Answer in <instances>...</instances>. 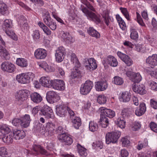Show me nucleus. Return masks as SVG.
Instances as JSON below:
<instances>
[{
    "label": "nucleus",
    "mask_w": 157,
    "mask_h": 157,
    "mask_svg": "<svg viewBox=\"0 0 157 157\" xmlns=\"http://www.w3.org/2000/svg\"><path fill=\"white\" fill-rule=\"evenodd\" d=\"M31 121L30 116L29 114H25L20 118H15L13 120L12 123L17 126H21L22 128H26L30 124Z\"/></svg>",
    "instance_id": "1"
},
{
    "label": "nucleus",
    "mask_w": 157,
    "mask_h": 157,
    "mask_svg": "<svg viewBox=\"0 0 157 157\" xmlns=\"http://www.w3.org/2000/svg\"><path fill=\"white\" fill-rule=\"evenodd\" d=\"M80 9L84 13L90 20H92L96 24L101 22V20L99 16H97L94 13L89 11L86 7H85L82 5Z\"/></svg>",
    "instance_id": "2"
},
{
    "label": "nucleus",
    "mask_w": 157,
    "mask_h": 157,
    "mask_svg": "<svg viewBox=\"0 0 157 157\" xmlns=\"http://www.w3.org/2000/svg\"><path fill=\"white\" fill-rule=\"evenodd\" d=\"M121 135V132L118 131L107 133L105 136L106 143L107 144H109L111 143H117Z\"/></svg>",
    "instance_id": "3"
},
{
    "label": "nucleus",
    "mask_w": 157,
    "mask_h": 157,
    "mask_svg": "<svg viewBox=\"0 0 157 157\" xmlns=\"http://www.w3.org/2000/svg\"><path fill=\"white\" fill-rule=\"evenodd\" d=\"M43 21L45 25L49 27L52 30H55L56 28V25L54 21L52 19L48 12H46L44 15Z\"/></svg>",
    "instance_id": "4"
},
{
    "label": "nucleus",
    "mask_w": 157,
    "mask_h": 157,
    "mask_svg": "<svg viewBox=\"0 0 157 157\" xmlns=\"http://www.w3.org/2000/svg\"><path fill=\"white\" fill-rule=\"evenodd\" d=\"M39 113L44 116L47 119L52 118L54 116L53 111L51 107L47 105H44L40 109Z\"/></svg>",
    "instance_id": "5"
},
{
    "label": "nucleus",
    "mask_w": 157,
    "mask_h": 157,
    "mask_svg": "<svg viewBox=\"0 0 157 157\" xmlns=\"http://www.w3.org/2000/svg\"><path fill=\"white\" fill-rule=\"evenodd\" d=\"M32 153L34 155H48L49 153L40 145L34 144L31 150Z\"/></svg>",
    "instance_id": "6"
},
{
    "label": "nucleus",
    "mask_w": 157,
    "mask_h": 157,
    "mask_svg": "<svg viewBox=\"0 0 157 157\" xmlns=\"http://www.w3.org/2000/svg\"><path fill=\"white\" fill-rule=\"evenodd\" d=\"M92 81L87 80L85 83L82 84L80 88V92L82 95H86L90 91L93 86Z\"/></svg>",
    "instance_id": "7"
},
{
    "label": "nucleus",
    "mask_w": 157,
    "mask_h": 157,
    "mask_svg": "<svg viewBox=\"0 0 157 157\" xmlns=\"http://www.w3.org/2000/svg\"><path fill=\"white\" fill-rule=\"evenodd\" d=\"M46 98L48 101L50 103L56 102L60 99V97L59 95L56 92L53 91L47 92Z\"/></svg>",
    "instance_id": "8"
},
{
    "label": "nucleus",
    "mask_w": 157,
    "mask_h": 157,
    "mask_svg": "<svg viewBox=\"0 0 157 157\" xmlns=\"http://www.w3.org/2000/svg\"><path fill=\"white\" fill-rule=\"evenodd\" d=\"M29 91L27 90H20L16 95V100L18 102V103L21 104L23 101L26 100L27 98Z\"/></svg>",
    "instance_id": "9"
},
{
    "label": "nucleus",
    "mask_w": 157,
    "mask_h": 157,
    "mask_svg": "<svg viewBox=\"0 0 157 157\" xmlns=\"http://www.w3.org/2000/svg\"><path fill=\"white\" fill-rule=\"evenodd\" d=\"M29 91L27 90H20L16 95V100L18 102V103L21 104L23 101L26 100L27 98Z\"/></svg>",
    "instance_id": "10"
},
{
    "label": "nucleus",
    "mask_w": 157,
    "mask_h": 157,
    "mask_svg": "<svg viewBox=\"0 0 157 157\" xmlns=\"http://www.w3.org/2000/svg\"><path fill=\"white\" fill-rule=\"evenodd\" d=\"M29 91L27 90H20L16 95V100L18 102V103L21 104L23 101L26 100L27 98Z\"/></svg>",
    "instance_id": "11"
},
{
    "label": "nucleus",
    "mask_w": 157,
    "mask_h": 157,
    "mask_svg": "<svg viewBox=\"0 0 157 157\" xmlns=\"http://www.w3.org/2000/svg\"><path fill=\"white\" fill-rule=\"evenodd\" d=\"M1 68L3 70L10 73L14 72L15 70V65L9 62H4L1 65Z\"/></svg>",
    "instance_id": "12"
},
{
    "label": "nucleus",
    "mask_w": 157,
    "mask_h": 157,
    "mask_svg": "<svg viewBox=\"0 0 157 157\" xmlns=\"http://www.w3.org/2000/svg\"><path fill=\"white\" fill-rule=\"evenodd\" d=\"M52 87L56 90H62L65 88L64 82L61 80L55 79L52 81Z\"/></svg>",
    "instance_id": "13"
},
{
    "label": "nucleus",
    "mask_w": 157,
    "mask_h": 157,
    "mask_svg": "<svg viewBox=\"0 0 157 157\" xmlns=\"http://www.w3.org/2000/svg\"><path fill=\"white\" fill-rule=\"evenodd\" d=\"M58 138L59 140L61 141L62 142L64 143L65 145H70L73 142L72 138L67 135L66 133H63L59 135Z\"/></svg>",
    "instance_id": "14"
},
{
    "label": "nucleus",
    "mask_w": 157,
    "mask_h": 157,
    "mask_svg": "<svg viewBox=\"0 0 157 157\" xmlns=\"http://www.w3.org/2000/svg\"><path fill=\"white\" fill-rule=\"evenodd\" d=\"M100 109L101 116L107 117L110 118H112L115 116V112L112 110L103 107H100Z\"/></svg>",
    "instance_id": "15"
},
{
    "label": "nucleus",
    "mask_w": 157,
    "mask_h": 157,
    "mask_svg": "<svg viewBox=\"0 0 157 157\" xmlns=\"http://www.w3.org/2000/svg\"><path fill=\"white\" fill-rule=\"evenodd\" d=\"M56 107V112L57 114L60 117L64 116L67 113L68 107L63 104L58 105Z\"/></svg>",
    "instance_id": "16"
},
{
    "label": "nucleus",
    "mask_w": 157,
    "mask_h": 157,
    "mask_svg": "<svg viewBox=\"0 0 157 157\" xmlns=\"http://www.w3.org/2000/svg\"><path fill=\"white\" fill-rule=\"evenodd\" d=\"M118 56L128 66H130L133 64L132 60L127 55L123 53L120 52H117Z\"/></svg>",
    "instance_id": "17"
},
{
    "label": "nucleus",
    "mask_w": 157,
    "mask_h": 157,
    "mask_svg": "<svg viewBox=\"0 0 157 157\" xmlns=\"http://www.w3.org/2000/svg\"><path fill=\"white\" fill-rule=\"evenodd\" d=\"M146 63L152 68L157 66V54H153L149 56L146 59Z\"/></svg>",
    "instance_id": "18"
},
{
    "label": "nucleus",
    "mask_w": 157,
    "mask_h": 157,
    "mask_svg": "<svg viewBox=\"0 0 157 157\" xmlns=\"http://www.w3.org/2000/svg\"><path fill=\"white\" fill-rule=\"evenodd\" d=\"M87 64L85 65L86 69L90 71L95 69L97 67V65L95 60L93 58L89 59L86 62Z\"/></svg>",
    "instance_id": "19"
},
{
    "label": "nucleus",
    "mask_w": 157,
    "mask_h": 157,
    "mask_svg": "<svg viewBox=\"0 0 157 157\" xmlns=\"http://www.w3.org/2000/svg\"><path fill=\"white\" fill-rule=\"evenodd\" d=\"M46 51L43 48H38L34 52V56L37 59H44L47 55Z\"/></svg>",
    "instance_id": "20"
},
{
    "label": "nucleus",
    "mask_w": 157,
    "mask_h": 157,
    "mask_svg": "<svg viewBox=\"0 0 157 157\" xmlns=\"http://www.w3.org/2000/svg\"><path fill=\"white\" fill-rule=\"evenodd\" d=\"M132 87L134 92L143 95L146 93V91L145 90V86L143 84L137 85L136 86V84L133 83L132 85Z\"/></svg>",
    "instance_id": "21"
},
{
    "label": "nucleus",
    "mask_w": 157,
    "mask_h": 157,
    "mask_svg": "<svg viewBox=\"0 0 157 157\" xmlns=\"http://www.w3.org/2000/svg\"><path fill=\"white\" fill-rule=\"evenodd\" d=\"M16 17L17 21H18L21 29L23 30L25 28L27 29L28 24L25 22L26 20L25 17L23 15H17Z\"/></svg>",
    "instance_id": "22"
},
{
    "label": "nucleus",
    "mask_w": 157,
    "mask_h": 157,
    "mask_svg": "<svg viewBox=\"0 0 157 157\" xmlns=\"http://www.w3.org/2000/svg\"><path fill=\"white\" fill-rule=\"evenodd\" d=\"M52 81L50 80L49 77H42L40 79V82L41 85L45 87L50 88L52 87Z\"/></svg>",
    "instance_id": "23"
},
{
    "label": "nucleus",
    "mask_w": 157,
    "mask_h": 157,
    "mask_svg": "<svg viewBox=\"0 0 157 157\" xmlns=\"http://www.w3.org/2000/svg\"><path fill=\"white\" fill-rule=\"evenodd\" d=\"M13 134L14 139L17 140H19L24 138L25 136V132L21 130L14 129Z\"/></svg>",
    "instance_id": "24"
},
{
    "label": "nucleus",
    "mask_w": 157,
    "mask_h": 157,
    "mask_svg": "<svg viewBox=\"0 0 157 157\" xmlns=\"http://www.w3.org/2000/svg\"><path fill=\"white\" fill-rule=\"evenodd\" d=\"M31 100L34 103H39L43 100L42 97L39 93L34 92L31 94L30 95Z\"/></svg>",
    "instance_id": "25"
},
{
    "label": "nucleus",
    "mask_w": 157,
    "mask_h": 157,
    "mask_svg": "<svg viewBox=\"0 0 157 157\" xmlns=\"http://www.w3.org/2000/svg\"><path fill=\"white\" fill-rule=\"evenodd\" d=\"M146 109L145 104L144 103H141L139 108H137L135 113L138 116H140L144 114Z\"/></svg>",
    "instance_id": "26"
},
{
    "label": "nucleus",
    "mask_w": 157,
    "mask_h": 157,
    "mask_svg": "<svg viewBox=\"0 0 157 157\" xmlns=\"http://www.w3.org/2000/svg\"><path fill=\"white\" fill-rule=\"evenodd\" d=\"M95 87L97 90L103 91L107 89L108 87V85L106 82L99 81L97 82Z\"/></svg>",
    "instance_id": "27"
},
{
    "label": "nucleus",
    "mask_w": 157,
    "mask_h": 157,
    "mask_svg": "<svg viewBox=\"0 0 157 157\" xmlns=\"http://www.w3.org/2000/svg\"><path fill=\"white\" fill-rule=\"evenodd\" d=\"M2 29L6 33V31H10L13 27L12 21L10 19H6L3 22Z\"/></svg>",
    "instance_id": "28"
},
{
    "label": "nucleus",
    "mask_w": 157,
    "mask_h": 157,
    "mask_svg": "<svg viewBox=\"0 0 157 157\" xmlns=\"http://www.w3.org/2000/svg\"><path fill=\"white\" fill-rule=\"evenodd\" d=\"M106 62L111 66L113 67H116L118 64V62L117 59L112 56H107Z\"/></svg>",
    "instance_id": "29"
},
{
    "label": "nucleus",
    "mask_w": 157,
    "mask_h": 157,
    "mask_svg": "<svg viewBox=\"0 0 157 157\" xmlns=\"http://www.w3.org/2000/svg\"><path fill=\"white\" fill-rule=\"evenodd\" d=\"M24 81L25 84H27L30 82L31 81H32L34 78V74L31 72L27 73H23Z\"/></svg>",
    "instance_id": "30"
},
{
    "label": "nucleus",
    "mask_w": 157,
    "mask_h": 157,
    "mask_svg": "<svg viewBox=\"0 0 157 157\" xmlns=\"http://www.w3.org/2000/svg\"><path fill=\"white\" fill-rule=\"evenodd\" d=\"M87 32L90 36L96 39L99 38L100 35V33L92 27H90L87 30Z\"/></svg>",
    "instance_id": "31"
},
{
    "label": "nucleus",
    "mask_w": 157,
    "mask_h": 157,
    "mask_svg": "<svg viewBox=\"0 0 157 157\" xmlns=\"http://www.w3.org/2000/svg\"><path fill=\"white\" fill-rule=\"evenodd\" d=\"M62 33L61 37L66 42L69 43H73L74 41V40L69 33L64 32Z\"/></svg>",
    "instance_id": "32"
},
{
    "label": "nucleus",
    "mask_w": 157,
    "mask_h": 157,
    "mask_svg": "<svg viewBox=\"0 0 157 157\" xmlns=\"http://www.w3.org/2000/svg\"><path fill=\"white\" fill-rule=\"evenodd\" d=\"M0 56L6 59H9L10 57L9 52L1 45H0Z\"/></svg>",
    "instance_id": "33"
},
{
    "label": "nucleus",
    "mask_w": 157,
    "mask_h": 157,
    "mask_svg": "<svg viewBox=\"0 0 157 157\" xmlns=\"http://www.w3.org/2000/svg\"><path fill=\"white\" fill-rule=\"evenodd\" d=\"M46 128L48 134L50 136H52L55 132V125L51 122H48L47 123Z\"/></svg>",
    "instance_id": "34"
},
{
    "label": "nucleus",
    "mask_w": 157,
    "mask_h": 157,
    "mask_svg": "<svg viewBox=\"0 0 157 157\" xmlns=\"http://www.w3.org/2000/svg\"><path fill=\"white\" fill-rule=\"evenodd\" d=\"M71 120L73 126L76 129H78L81 124V119L78 117H75L74 118H72Z\"/></svg>",
    "instance_id": "35"
},
{
    "label": "nucleus",
    "mask_w": 157,
    "mask_h": 157,
    "mask_svg": "<svg viewBox=\"0 0 157 157\" xmlns=\"http://www.w3.org/2000/svg\"><path fill=\"white\" fill-rule=\"evenodd\" d=\"M99 123L102 127L105 128L109 124V119L101 115Z\"/></svg>",
    "instance_id": "36"
},
{
    "label": "nucleus",
    "mask_w": 157,
    "mask_h": 157,
    "mask_svg": "<svg viewBox=\"0 0 157 157\" xmlns=\"http://www.w3.org/2000/svg\"><path fill=\"white\" fill-rule=\"evenodd\" d=\"M16 64L19 66L22 67H26L28 66L27 60L23 58H19L17 59Z\"/></svg>",
    "instance_id": "37"
},
{
    "label": "nucleus",
    "mask_w": 157,
    "mask_h": 157,
    "mask_svg": "<svg viewBox=\"0 0 157 157\" xmlns=\"http://www.w3.org/2000/svg\"><path fill=\"white\" fill-rule=\"evenodd\" d=\"M116 18L120 28L122 30H124L126 28V24L124 21L119 14L116 15Z\"/></svg>",
    "instance_id": "38"
},
{
    "label": "nucleus",
    "mask_w": 157,
    "mask_h": 157,
    "mask_svg": "<svg viewBox=\"0 0 157 157\" xmlns=\"http://www.w3.org/2000/svg\"><path fill=\"white\" fill-rule=\"evenodd\" d=\"M8 9L7 5L0 1V13L3 15L8 13Z\"/></svg>",
    "instance_id": "39"
},
{
    "label": "nucleus",
    "mask_w": 157,
    "mask_h": 157,
    "mask_svg": "<svg viewBox=\"0 0 157 157\" xmlns=\"http://www.w3.org/2000/svg\"><path fill=\"white\" fill-rule=\"evenodd\" d=\"M115 123L121 128H124L125 126L126 122L125 119L123 117L118 118Z\"/></svg>",
    "instance_id": "40"
},
{
    "label": "nucleus",
    "mask_w": 157,
    "mask_h": 157,
    "mask_svg": "<svg viewBox=\"0 0 157 157\" xmlns=\"http://www.w3.org/2000/svg\"><path fill=\"white\" fill-rule=\"evenodd\" d=\"M2 140L4 142L7 144L12 143L13 141L12 134L10 133L8 135H4Z\"/></svg>",
    "instance_id": "41"
},
{
    "label": "nucleus",
    "mask_w": 157,
    "mask_h": 157,
    "mask_svg": "<svg viewBox=\"0 0 157 157\" xmlns=\"http://www.w3.org/2000/svg\"><path fill=\"white\" fill-rule=\"evenodd\" d=\"M79 67H76V66L73 69V71L71 75L72 78H79L81 75V72L78 69Z\"/></svg>",
    "instance_id": "42"
},
{
    "label": "nucleus",
    "mask_w": 157,
    "mask_h": 157,
    "mask_svg": "<svg viewBox=\"0 0 157 157\" xmlns=\"http://www.w3.org/2000/svg\"><path fill=\"white\" fill-rule=\"evenodd\" d=\"M121 97L123 101L124 102L129 101L131 98V95L130 93L128 91L123 92L121 94Z\"/></svg>",
    "instance_id": "43"
},
{
    "label": "nucleus",
    "mask_w": 157,
    "mask_h": 157,
    "mask_svg": "<svg viewBox=\"0 0 157 157\" xmlns=\"http://www.w3.org/2000/svg\"><path fill=\"white\" fill-rule=\"evenodd\" d=\"M71 61L74 63H75L76 67H80V63L78 61L76 55L74 53H72L71 56Z\"/></svg>",
    "instance_id": "44"
},
{
    "label": "nucleus",
    "mask_w": 157,
    "mask_h": 157,
    "mask_svg": "<svg viewBox=\"0 0 157 157\" xmlns=\"http://www.w3.org/2000/svg\"><path fill=\"white\" fill-rule=\"evenodd\" d=\"M77 146L78 150V152L81 156H86L87 155L86 149V148L79 144H78Z\"/></svg>",
    "instance_id": "45"
},
{
    "label": "nucleus",
    "mask_w": 157,
    "mask_h": 157,
    "mask_svg": "<svg viewBox=\"0 0 157 157\" xmlns=\"http://www.w3.org/2000/svg\"><path fill=\"white\" fill-rule=\"evenodd\" d=\"M97 124L94 121H90L89 123V128L90 131L92 132L97 131L98 129Z\"/></svg>",
    "instance_id": "46"
},
{
    "label": "nucleus",
    "mask_w": 157,
    "mask_h": 157,
    "mask_svg": "<svg viewBox=\"0 0 157 157\" xmlns=\"http://www.w3.org/2000/svg\"><path fill=\"white\" fill-rule=\"evenodd\" d=\"M131 32L130 37L133 40H136L138 37V33L136 29L133 27H131L130 29Z\"/></svg>",
    "instance_id": "47"
},
{
    "label": "nucleus",
    "mask_w": 157,
    "mask_h": 157,
    "mask_svg": "<svg viewBox=\"0 0 157 157\" xmlns=\"http://www.w3.org/2000/svg\"><path fill=\"white\" fill-rule=\"evenodd\" d=\"M142 79V77L140 73H135L133 77L131 79V81L135 83H138Z\"/></svg>",
    "instance_id": "48"
},
{
    "label": "nucleus",
    "mask_w": 157,
    "mask_h": 157,
    "mask_svg": "<svg viewBox=\"0 0 157 157\" xmlns=\"http://www.w3.org/2000/svg\"><path fill=\"white\" fill-rule=\"evenodd\" d=\"M106 97L103 95H100L97 98V101L100 104H104L106 101Z\"/></svg>",
    "instance_id": "49"
},
{
    "label": "nucleus",
    "mask_w": 157,
    "mask_h": 157,
    "mask_svg": "<svg viewBox=\"0 0 157 157\" xmlns=\"http://www.w3.org/2000/svg\"><path fill=\"white\" fill-rule=\"evenodd\" d=\"M120 10L126 19L128 21H130V16L127 8L121 7L120 8Z\"/></svg>",
    "instance_id": "50"
},
{
    "label": "nucleus",
    "mask_w": 157,
    "mask_h": 157,
    "mask_svg": "<svg viewBox=\"0 0 157 157\" xmlns=\"http://www.w3.org/2000/svg\"><path fill=\"white\" fill-rule=\"evenodd\" d=\"M32 35L33 40L35 41H38L40 37V33L39 30H34Z\"/></svg>",
    "instance_id": "51"
},
{
    "label": "nucleus",
    "mask_w": 157,
    "mask_h": 157,
    "mask_svg": "<svg viewBox=\"0 0 157 157\" xmlns=\"http://www.w3.org/2000/svg\"><path fill=\"white\" fill-rule=\"evenodd\" d=\"M121 142L123 147H127L130 145V141L127 136L122 137L121 139Z\"/></svg>",
    "instance_id": "52"
},
{
    "label": "nucleus",
    "mask_w": 157,
    "mask_h": 157,
    "mask_svg": "<svg viewBox=\"0 0 157 157\" xmlns=\"http://www.w3.org/2000/svg\"><path fill=\"white\" fill-rule=\"evenodd\" d=\"M113 82L115 84L121 85L123 84L124 81L122 78L116 76L113 78Z\"/></svg>",
    "instance_id": "53"
},
{
    "label": "nucleus",
    "mask_w": 157,
    "mask_h": 157,
    "mask_svg": "<svg viewBox=\"0 0 157 157\" xmlns=\"http://www.w3.org/2000/svg\"><path fill=\"white\" fill-rule=\"evenodd\" d=\"M11 131V129L7 125L4 124L2 125V128L0 132L5 134H8L9 133H10Z\"/></svg>",
    "instance_id": "54"
},
{
    "label": "nucleus",
    "mask_w": 157,
    "mask_h": 157,
    "mask_svg": "<svg viewBox=\"0 0 157 157\" xmlns=\"http://www.w3.org/2000/svg\"><path fill=\"white\" fill-rule=\"evenodd\" d=\"M131 129L134 131L139 130L141 127V124L138 122H135L132 124L131 125Z\"/></svg>",
    "instance_id": "55"
},
{
    "label": "nucleus",
    "mask_w": 157,
    "mask_h": 157,
    "mask_svg": "<svg viewBox=\"0 0 157 157\" xmlns=\"http://www.w3.org/2000/svg\"><path fill=\"white\" fill-rule=\"evenodd\" d=\"M6 33L10 37L14 40H18V37L14 32L11 30L10 31H6Z\"/></svg>",
    "instance_id": "56"
},
{
    "label": "nucleus",
    "mask_w": 157,
    "mask_h": 157,
    "mask_svg": "<svg viewBox=\"0 0 157 157\" xmlns=\"http://www.w3.org/2000/svg\"><path fill=\"white\" fill-rule=\"evenodd\" d=\"M7 149L5 147H0V155L2 157H8Z\"/></svg>",
    "instance_id": "57"
},
{
    "label": "nucleus",
    "mask_w": 157,
    "mask_h": 157,
    "mask_svg": "<svg viewBox=\"0 0 157 157\" xmlns=\"http://www.w3.org/2000/svg\"><path fill=\"white\" fill-rule=\"evenodd\" d=\"M56 54L65 55L66 54L65 49L63 46L59 47L56 50Z\"/></svg>",
    "instance_id": "58"
},
{
    "label": "nucleus",
    "mask_w": 157,
    "mask_h": 157,
    "mask_svg": "<svg viewBox=\"0 0 157 157\" xmlns=\"http://www.w3.org/2000/svg\"><path fill=\"white\" fill-rule=\"evenodd\" d=\"M135 48L138 52H143L145 50L144 46L142 44H137L135 45Z\"/></svg>",
    "instance_id": "59"
},
{
    "label": "nucleus",
    "mask_w": 157,
    "mask_h": 157,
    "mask_svg": "<svg viewBox=\"0 0 157 157\" xmlns=\"http://www.w3.org/2000/svg\"><path fill=\"white\" fill-rule=\"evenodd\" d=\"M16 79L19 83L22 84H25V82L24 81V78L23 73L17 75L16 76Z\"/></svg>",
    "instance_id": "60"
},
{
    "label": "nucleus",
    "mask_w": 157,
    "mask_h": 157,
    "mask_svg": "<svg viewBox=\"0 0 157 157\" xmlns=\"http://www.w3.org/2000/svg\"><path fill=\"white\" fill-rule=\"evenodd\" d=\"M147 72L151 76L155 78H157V70L155 69L153 71H149L147 69L146 70Z\"/></svg>",
    "instance_id": "61"
},
{
    "label": "nucleus",
    "mask_w": 157,
    "mask_h": 157,
    "mask_svg": "<svg viewBox=\"0 0 157 157\" xmlns=\"http://www.w3.org/2000/svg\"><path fill=\"white\" fill-rule=\"evenodd\" d=\"M84 2H83V3L86 5V6L88 8L90 9L91 10L95 11V9L92 6L89 2L87 1V0H84L83 1Z\"/></svg>",
    "instance_id": "62"
},
{
    "label": "nucleus",
    "mask_w": 157,
    "mask_h": 157,
    "mask_svg": "<svg viewBox=\"0 0 157 157\" xmlns=\"http://www.w3.org/2000/svg\"><path fill=\"white\" fill-rule=\"evenodd\" d=\"M150 126L151 130L154 132H157V124L153 122L150 123Z\"/></svg>",
    "instance_id": "63"
},
{
    "label": "nucleus",
    "mask_w": 157,
    "mask_h": 157,
    "mask_svg": "<svg viewBox=\"0 0 157 157\" xmlns=\"http://www.w3.org/2000/svg\"><path fill=\"white\" fill-rule=\"evenodd\" d=\"M149 85L152 90L155 91L157 90V84L155 82L151 81L149 82Z\"/></svg>",
    "instance_id": "64"
}]
</instances>
